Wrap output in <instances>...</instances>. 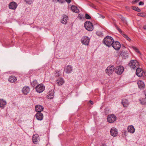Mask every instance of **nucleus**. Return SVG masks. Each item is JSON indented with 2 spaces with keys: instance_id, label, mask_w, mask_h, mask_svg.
<instances>
[{
  "instance_id": "obj_3",
  "label": "nucleus",
  "mask_w": 146,
  "mask_h": 146,
  "mask_svg": "<svg viewBox=\"0 0 146 146\" xmlns=\"http://www.w3.org/2000/svg\"><path fill=\"white\" fill-rule=\"evenodd\" d=\"M84 26L86 29L89 31H92L94 29L92 23L89 21H87L85 22Z\"/></svg>"
},
{
  "instance_id": "obj_4",
  "label": "nucleus",
  "mask_w": 146,
  "mask_h": 146,
  "mask_svg": "<svg viewBox=\"0 0 146 146\" xmlns=\"http://www.w3.org/2000/svg\"><path fill=\"white\" fill-rule=\"evenodd\" d=\"M117 118L116 116L113 114L109 115L107 118L108 122L110 123L114 122L116 120Z\"/></svg>"
},
{
  "instance_id": "obj_42",
  "label": "nucleus",
  "mask_w": 146,
  "mask_h": 146,
  "mask_svg": "<svg viewBox=\"0 0 146 146\" xmlns=\"http://www.w3.org/2000/svg\"><path fill=\"white\" fill-rule=\"evenodd\" d=\"M90 102L92 105L93 104V101H92L91 100L90 101Z\"/></svg>"
},
{
  "instance_id": "obj_44",
  "label": "nucleus",
  "mask_w": 146,
  "mask_h": 146,
  "mask_svg": "<svg viewBox=\"0 0 146 146\" xmlns=\"http://www.w3.org/2000/svg\"><path fill=\"white\" fill-rule=\"evenodd\" d=\"M56 75L57 76H60V74L59 73H57Z\"/></svg>"
},
{
  "instance_id": "obj_2",
  "label": "nucleus",
  "mask_w": 146,
  "mask_h": 146,
  "mask_svg": "<svg viewBox=\"0 0 146 146\" xmlns=\"http://www.w3.org/2000/svg\"><path fill=\"white\" fill-rule=\"evenodd\" d=\"M129 66L133 69L136 68L139 66V63L136 60H132L129 63Z\"/></svg>"
},
{
  "instance_id": "obj_22",
  "label": "nucleus",
  "mask_w": 146,
  "mask_h": 146,
  "mask_svg": "<svg viewBox=\"0 0 146 146\" xmlns=\"http://www.w3.org/2000/svg\"><path fill=\"white\" fill-rule=\"evenodd\" d=\"M71 9L72 11L74 12L78 13L79 12V11L77 7L74 5L72 6Z\"/></svg>"
},
{
  "instance_id": "obj_10",
  "label": "nucleus",
  "mask_w": 146,
  "mask_h": 146,
  "mask_svg": "<svg viewBox=\"0 0 146 146\" xmlns=\"http://www.w3.org/2000/svg\"><path fill=\"white\" fill-rule=\"evenodd\" d=\"M114 70V68L113 66H110L107 68L106 70V72L109 75L112 74Z\"/></svg>"
},
{
  "instance_id": "obj_8",
  "label": "nucleus",
  "mask_w": 146,
  "mask_h": 146,
  "mask_svg": "<svg viewBox=\"0 0 146 146\" xmlns=\"http://www.w3.org/2000/svg\"><path fill=\"white\" fill-rule=\"evenodd\" d=\"M115 69V71L117 74H121L123 72L124 68L122 66H117Z\"/></svg>"
},
{
  "instance_id": "obj_47",
  "label": "nucleus",
  "mask_w": 146,
  "mask_h": 146,
  "mask_svg": "<svg viewBox=\"0 0 146 146\" xmlns=\"http://www.w3.org/2000/svg\"><path fill=\"white\" fill-rule=\"evenodd\" d=\"M145 98H146V94L145 95Z\"/></svg>"
},
{
  "instance_id": "obj_41",
  "label": "nucleus",
  "mask_w": 146,
  "mask_h": 146,
  "mask_svg": "<svg viewBox=\"0 0 146 146\" xmlns=\"http://www.w3.org/2000/svg\"><path fill=\"white\" fill-rule=\"evenodd\" d=\"M60 3H62L63 2L64 0H57Z\"/></svg>"
},
{
  "instance_id": "obj_30",
  "label": "nucleus",
  "mask_w": 146,
  "mask_h": 146,
  "mask_svg": "<svg viewBox=\"0 0 146 146\" xmlns=\"http://www.w3.org/2000/svg\"><path fill=\"white\" fill-rule=\"evenodd\" d=\"M132 48L135 51V52H137V53L140 54V52L139 50L138 49L135 47V46H133Z\"/></svg>"
},
{
  "instance_id": "obj_6",
  "label": "nucleus",
  "mask_w": 146,
  "mask_h": 146,
  "mask_svg": "<svg viewBox=\"0 0 146 146\" xmlns=\"http://www.w3.org/2000/svg\"><path fill=\"white\" fill-rule=\"evenodd\" d=\"M136 74L139 77H141L144 75L145 76V73L141 68H137L136 72Z\"/></svg>"
},
{
  "instance_id": "obj_31",
  "label": "nucleus",
  "mask_w": 146,
  "mask_h": 146,
  "mask_svg": "<svg viewBox=\"0 0 146 146\" xmlns=\"http://www.w3.org/2000/svg\"><path fill=\"white\" fill-rule=\"evenodd\" d=\"M26 3L29 4L30 5L33 3L32 0H25Z\"/></svg>"
},
{
  "instance_id": "obj_19",
  "label": "nucleus",
  "mask_w": 146,
  "mask_h": 146,
  "mask_svg": "<svg viewBox=\"0 0 146 146\" xmlns=\"http://www.w3.org/2000/svg\"><path fill=\"white\" fill-rule=\"evenodd\" d=\"M44 109L43 107L40 105H37L35 107V110L37 112H40L42 111Z\"/></svg>"
},
{
  "instance_id": "obj_36",
  "label": "nucleus",
  "mask_w": 146,
  "mask_h": 146,
  "mask_svg": "<svg viewBox=\"0 0 146 146\" xmlns=\"http://www.w3.org/2000/svg\"><path fill=\"white\" fill-rule=\"evenodd\" d=\"M96 34L99 36L102 35V33L101 32H96Z\"/></svg>"
},
{
  "instance_id": "obj_20",
  "label": "nucleus",
  "mask_w": 146,
  "mask_h": 146,
  "mask_svg": "<svg viewBox=\"0 0 146 146\" xmlns=\"http://www.w3.org/2000/svg\"><path fill=\"white\" fill-rule=\"evenodd\" d=\"M127 129L128 132L131 133H133L135 132V129L132 125L129 126Z\"/></svg>"
},
{
  "instance_id": "obj_34",
  "label": "nucleus",
  "mask_w": 146,
  "mask_h": 146,
  "mask_svg": "<svg viewBox=\"0 0 146 146\" xmlns=\"http://www.w3.org/2000/svg\"><path fill=\"white\" fill-rule=\"evenodd\" d=\"M97 15H98V16L99 17H100L101 18L104 19L105 18L104 16L102 15L99 13H97Z\"/></svg>"
},
{
  "instance_id": "obj_27",
  "label": "nucleus",
  "mask_w": 146,
  "mask_h": 146,
  "mask_svg": "<svg viewBox=\"0 0 146 146\" xmlns=\"http://www.w3.org/2000/svg\"><path fill=\"white\" fill-rule=\"evenodd\" d=\"M132 9L136 11L137 12H140L141 11L140 9L138 7L133 6L132 7Z\"/></svg>"
},
{
  "instance_id": "obj_32",
  "label": "nucleus",
  "mask_w": 146,
  "mask_h": 146,
  "mask_svg": "<svg viewBox=\"0 0 146 146\" xmlns=\"http://www.w3.org/2000/svg\"><path fill=\"white\" fill-rule=\"evenodd\" d=\"M85 17L87 19H90L91 18L90 16L88 14H86Z\"/></svg>"
},
{
  "instance_id": "obj_43",
  "label": "nucleus",
  "mask_w": 146,
  "mask_h": 146,
  "mask_svg": "<svg viewBox=\"0 0 146 146\" xmlns=\"http://www.w3.org/2000/svg\"><path fill=\"white\" fill-rule=\"evenodd\" d=\"M143 28L144 29L146 30V25L144 26L143 27Z\"/></svg>"
},
{
  "instance_id": "obj_12",
  "label": "nucleus",
  "mask_w": 146,
  "mask_h": 146,
  "mask_svg": "<svg viewBox=\"0 0 146 146\" xmlns=\"http://www.w3.org/2000/svg\"><path fill=\"white\" fill-rule=\"evenodd\" d=\"M110 133L111 135L115 137L117 134V129L116 128L113 127L111 129Z\"/></svg>"
},
{
  "instance_id": "obj_25",
  "label": "nucleus",
  "mask_w": 146,
  "mask_h": 146,
  "mask_svg": "<svg viewBox=\"0 0 146 146\" xmlns=\"http://www.w3.org/2000/svg\"><path fill=\"white\" fill-rule=\"evenodd\" d=\"M68 19V17L66 15H64L63 16L61 22L64 24H66L67 23V20Z\"/></svg>"
},
{
  "instance_id": "obj_18",
  "label": "nucleus",
  "mask_w": 146,
  "mask_h": 146,
  "mask_svg": "<svg viewBox=\"0 0 146 146\" xmlns=\"http://www.w3.org/2000/svg\"><path fill=\"white\" fill-rule=\"evenodd\" d=\"M30 91V88L27 86L24 87L22 89V92L24 94L27 95Z\"/></svg>"
},
{
  "instance_id": "obj_45",
  "label": "nucleus",
  "mask_w": 146,
  "mask_h": 146,
  "mask_svg": "<svg viewBox=\"0 0 146 146\" xmlns=\"http://www.w3.org/2000/svg\"><path fill=\"white\" fill-rule=\"evenodd\" d=\"M141 104H145V103H144V102H141Z\"/></svg>"
},
{
  "instance_id": "obj_17",
  "label": "nucleus",
  "mask_w": 146,
  "mask_h": 146,
  "mask_svg": "<svg viewBox=\"0 0 146 146\" xmlns=\"http://www.w3.org/2000/svg\"><path fill=\"white\" fill-rule=\"evenodd\" d=\"M7 104L6 102L3 99H0V108L3 109Z\"/></svg>"
},
{
  "instance_id": "obj_24",
  "label": "nucleus",
  "mask_w": 146,
  "mask_h": 146,
  "mask_svg": "<svg viewBox=\"0 0 146 146\" xmlns=\"http://www.w3.org/2000/svg\"><path fill=\"white\" fill-rule=\"evenodd\" d=\"M122 103L125 107H126L129 105V102L128 100L126 99H123L122 100Z\"/></svg>"
},
{
  "instance_id": "obj_21",
  "label": "nucleus",
  "mask_w": 146,
  "mask_h": 146,
  "mask_svg": "<svg viewBox=\"0 0 146 146\" xmlns=\"http://www.w3.org/2000/svg\"><path fill=\"white\" fill-rule=\"evenodd\" d=\"M64 83V81L63 78H59L56 80V83L58 86H61Z\"/></svg>"
},
{
  "instance_id": "obj_15",
  "label": "nucleus",
  "mask_w": 146,
  "mask_h": 146,
  "mask_svg": "<svg viewBox=\"0 0 146 146\" xmlns=\"http://www.w3.org/2000/svg\"><path fill=\"white\" fill-rule=\"evenodd\" d=\"M65 72L67 73H70L72 70V68L71 66L68 65L64 69Z\"/></svg>"
},
{
  "instance_id": "obj_39",
  "label": "nucleus",
  "mask_w": 146,
  "mask_h": 146,
  "mask_svg": "<svg viewBox=\"0 0 146 146\" xmlns=\"http://www.w3.org/2000/svg\"><path fill=\"white\" fill-rule=\"evenodd\" d=\"M100 146H107V145L105 143H102L100 145Z\"/></svg>"
},
{
  "instance_id": "obj_46",
  "label": "nucleus",
  "mask_w": 146,
  "mask_h": 146,
  "mask_svg": "<svg viewBox=\"0 0 146 146\" xmlns=\"http://www.w3.org/2000/svg\"><path fill=\"white\" fill-rule=\"evenodd\" d=\"M90 6H91V7H93V8H95L94 7H93V5L92 4Z\"/></svg>"
},
{
  "instance_id": "obj_40",
  "label": "nucleus",
  "mask_w": 146,
  "mask_h": 146,
  "mask_svg": "<svg viewBox=\"0 0 146 146\" xmlns=\"http://www.w3.org/2000/svg\"><path fill=\"white\" fill-rule=\"evenodd\" d=\"M66 1L68 3H70L71 1V0H66Z\"/></svg>"
},
{
  "instance_id": "obj_23",
  "label": "nucleus",
  "mask_w": 146,
  "mask_h": 146,
  "mask_svg": "<svg viewBox=\"0 0 146 146\" xmlns=\"http://www.w3.org/2000/svg\"><path fill=\"white\" fill-rule=\"evenodd\" d=\"M17 80V78L13 76H10L9 79V81L12 83L15 82Z\"/></svg>"
},
{
  "instance_id": "obj_38",
  "label": "nucleus",
  "mask_w": 146,
  "mask_h": 146,
  "mask_svg": "<svg viewBox=\"0 0 146 146\" xmlns=\"http://www.w3.org/2000/svg\"><path fill=\"white\" fill-rule=\"evenodd\" d=\"M139 0H135V1H133V3H136L137 2H138L139 1Z\"/></svg>"
},
{
  "instance_id": "obj_11",
  "label": "nucleus",
  "mask_w": 146,
  "mask_h": 146,
  "mask_svg": "<svg viewBox=\"0 0 146 146\" xmlns=\"http://www.w3.org/2000/svg\"><path fill=\"white\" fill-rule=\"evenodd\" d=\"M40 138L37 135H33V136L32 140L34 143L37 144L39 141Z\"/></svg>"
},
{
  "instance_id": "obj_13",
  "label": "nucleus",
  "mask_w": 146,
  "mask_h": 146,
  "mask_svg": "<svg viewBox=\"0 0 146 146\" xmlns=\"http://www.w3.org/2000/svg\"><path fill=\"white\" fill-rule=\"evenodd\" d=\"M35 116L36 119L38 120H42L43 118V114L40 112H37Z\"/></svg>"
},
{
  "instance_id": "obj_28",
  "label": "nucleus",
  "mask_w": 146,
  "mask_h": 146,
  "mask_svg": "<svg viewBox=\"0 0 146 146\" xmlns=\"http://www.w3.org/2000/svg\"><path fill=\"white\" fill-rule=\"evenodd\" d=\"M122 35L124 37L129 41H130L131 40V39L125 34H122Z\"/></svg>"
},
{
  "instance_id": "obj_26",
  "label": "nucleus",
  "mask_w": 146,
  "mask_h": 146,
  "mask_svg": "<svg viewBox=\"0 0 146 146\" xmlns=\"http://www.w3.org/2000/svg\"><path fill=\"white\" fill-rule=\"evenodd\" d=\"M54 94L53 91L49 92L47 96L48 99H51L53 98L54 97Z\"/></svg>"
},
{
  "instance_id": "obj_7",
  "label": "nucleus",
  "mask_w": 146,
  "mask_h": 146,
  "mask_svg": "<svg viewBox=\"0 0 146 146\" xmlns=\"http://www.w3.org/2000/svg\"><path fill=\"white\" fill-rule=\"evenodd\" d=\"M45 89V86L42 84H40L37 85L36 87V91L38 93L43 92Z\"/></svg>"
},
{
  "instance_id": "obj_16",
  "label": "nucleus",
  "mask_w": 146,
  "mask_h": 146,
  "mask_svg": "<svg viewBox=\"0 0 146 146\" xmlns=\"http://www.w3.org/2000/svg\"><path fill=\"white\" fill-rule=\"evenodd\" d=\"M139 88L141 89H143L145 87L144 83L141 80H139L137 82Z\"/></svg>"
},
{
  "instance_id": "obj_33",
  "label": "nucleus",
  "mask_w": 146,
  "mask_h": 146,
  "mask_svg": "<svg viewBox=\"0 0 146 146\" xmlns=\"http://www.w3.org/2000/svg\"><path fill=\"white\" fill-rule=\"evenodd\" d=\"M115 26L117 30L120 33H122V32L121 29H120L119 27H118L116 25H115Z\"/></svg>"
},
{
  "instance_id": "obj_29",
  "label": "nucleus",
  "mask_w": 146,
  "mask_h": 146,
  "mask_svg": "<svg viewBox=\"0 0 146 146\" xmlns=\"http://www.w3.org/2000/svg\"><path fill=\"white\" fill-rule=\"evenodd\" d=\"M137 15L139 16L144 17L146 16V14L145 13H138Z\"/></svg>"
},
{
  "instance_id": "obj_5",
  "label": "nucleus",
  "mask_w": 146,
  "mask_h": 146,
  "mask_svg": "<svg viewBox=\"0 0 146 146\" xmlns=\"http://www.w3.org/2000/svg\"><path fill=\"white\" fill-rule=\"evenodd\" d=\"M90 40V38L87 36L83 37L81 40V43L84 45L88 46Z\"/></svg>"
},
{
  "instance_id": "obj_37",
  "label": "nucleus",
  "mask_w": 146,
  "mask_h": 146,
  "mask_svg": "<svg viewBox=\"0 0 146 146\" xmlns=\"http://www.w3.org/2000/svg\"><path fill=\"white\" fill-rule=\"evenodd\" d=\"M144 5V3L142 1H140L139 3V5Z\"/></svg>"
},
{
  "instance_id": "obj_35",
  "label": "nucleus",
  "mask_w": 146,
  "mask_h": 146,
  "mask_svg": "<svg viewBox=\"0 0 146 146\" xmlns=\"http://www.w3.org/2000/svg\"><path fill=\"white\" fill-rule=\"evenodd\" d=\"M121 20L123 21L124 23H125L126 22V21L124 17H123L121 16Z\"/></svg>"
},
{
  "instance_id": "obj_9",
  "label": "nucleus",
  "mask_w": 146,
  "mask_h": 146,
  "mask_svg": "<svg viewBox=\"0 0 146 146\" xmlns=\"http://www.w3.org/2000/svg\"><path fill=\"white\" fill-rule=\"evenodd\" d=\"M111 45L113 48L116 50H119L121 47L120 43L118 41L113 42Z\"/></svg>"
},
{
  "instance_id": "obj_1",
  "label": "nucleus",
  "mask_w": 146,
  "mask_h": 146,
  "mask_svg": "<svg viewBox=\"0 0 146 146\" xmlns=\"http://www.w3.org/2000/svg\"><path fill=\"white\" fill-rule=\"evenodd\" d=\"M114 41L113 39L111 37L107 36L104 38L103 40V42L107 46L109 47L112 45Z\"/></svg>"
},
{
  "instance_id": "obj_14",
  "label": "nucleus",
  "mask_w": 146,
  "mask_h": 146,
  "mask_svg": "<svg viewBox=\"0 0 146 146\" xmlns=\"http://www.w3.org/2000/svg\"><path fill=\"white\" fill-rule=\"evenodd\" d=\"M17 7V3L15 2H11L9 5V8L12 9H15Z\"/></svg>"
}]
</instances>
